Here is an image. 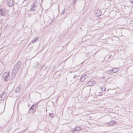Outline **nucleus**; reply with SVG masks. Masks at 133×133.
Wrapping results in <instances>:
<instances>
[{
  "label": "nucleus",
  "instance_id": "6ab92c4d",
  "mask_svg": "<svg viewBox=\"0 0 133 133\" xmlns=\"http://www.w3.org/2000/svg\"><path fill=\"white\" fill-rule=\"evenodd\" d=\"M36 41V39L35 38L32 41V43H33L34 42Z\"/></svg>",
  "mask_w": 133,
  "mask_h": 133
},
{
  "label": "nucleus",
  "instance_id": "a211bd4d",
  "mask_svg": "<svg viewBox=\"0 0 133 133\" xmlns=\"http://www.w3.org/2000/svg\"><path fill=\"white\" fill-rule=\"evenodd\" d=\"M53 115H54L53 114L51 113V114H49V117H52L53 116Z\"/></svg>",
  "mask_w": 133,
  "mask_h": 133
},
{
  "label": "nucleus",
  "instance_id": "f8f14e48",
  "mask_svg": "<svg viewBox=\"0 0 133 133\" xmlns=\"http://www.w3.org/2000/svg\"><path fill=\"white\" fill-rule=\"evenodd\" d=\"M85 76H83V77H82L80 79V80L81 81H83L84 80L85 78Z\"/></svg>",
  "mask_w": 133,
  "mask_h": 133
},
{
  "label": "nucleus",
  "instance_id": "9b49d317",
  "mask_svg": "<svg viewBox=\"0 0 133 133\" xmlns=\"http://www.w3.org/2000/svg\"><path fill=\"white\" fill-rule=\"evenodd\" d=\"M29 111L30 112L31 114H33L35 112V110H31L29 109Z\"/></svg>",
  "mask_w": 133,
  "mask_h": 133
},
{
  "label": "nucleus",
  "instance_id": "0eeeda50",
  "mask_svg": "<svg viewBox=\"0 0 133 133\" xmlns=\"http://www.w3.org/2000/svg\"><path fill=\"white\" fill-rule=\"evenodd\" d=\"M81 129V128L80 127L78 126H77L76 127L74 130H73V131H80Z\"/></svg>",
  "mask_w": 133,
  "mask_h": 133
},
{
  "label": "nucleus",
  "instance_id": "4468645a",
  "mask_svg": "<svg viewBox=\"0 0 133 133\" xmlns=\"http://www.w3.org/2000/svg\"><path fill=\"white\" fill-rule=\"evenodd\" d=\"M115 123V122L114 121H112L110 122H109L108 124H110L112 125Z\"/></svg>",
  "mask_w": 133,
  "mask_h": 133
},
{
  "label": "nucleus",
  "instance_id": "ddd939ff",
  "mask_svg": "<svg viewBox=\"0 0 133 133\" xmlns=\"http://www.w3.org/2000/svg\"><path fill=\"white\" fill-rule=\"evenodd\" d=\"M19 66H20L21 64V62L20 61H18L17 63Z\"/></svg>",
  "mask_w": 133,
  "mask_h": 133
},
{
  "label": "nucleus",
  "instance_id": "4be33fe9",
  "mask_svg": "<svg viewBox=\"0 0 133 133\" xmlns=\"http://www.w3.org/2000/svg\"><path fill=\"white\" fill-rule=\"evenodd\" d=\"M76 77H77L76 75H74V78H76Z\"/></svg>",
  "mask_w": 133,
  "mask_h": 133
},
{
  "label": "nucleus",
  "instance_id": "f03ea898",
  "mask_svg": "<svg viewBox=\"0 0 133 133\" xmlns=\"http://www.w3.org/2000/svg\"><path fill=\"white\" fill-rule=\"evenodd\" d=\"M6 4L10 7L12 6L13 4V0H6Z\"/></svg>",
  "mask_w": 133,
  "mask_h": 133
},
{
  "label": "nucleus",
  "instance_id": "1a4fd4ad",
  "mask_svg": "<svg viewBox=\"0 0 133 133\" xmlns=\"http://www.w3.org/2000/svg\"><path fill=\"white\" fill-rule=\"evenodd\" d=\"M19 68H18L17 66H15L14 67L13 72L14 71H15V72L16 73L19 70Z\"/></svg>",
  "mask_w": 133,
  "mask_h": 133
},
{
  "label": "nucleus",
  "instance_id": "423d86ee",
  "mask_svg": "<svg viewBox=\"0 0 133 133\" xmlns=\"http://www.w3.org/2000/svg\"><path fill=\"white\" fill-rule=\"evenodd\" d=\"M36 8V7L35 5V4L34 3L31 6V9L30 10L31 11H34L35 10Z\"/></svg>",
  "mask_w": 133,
  "mask_h": 133
},
{
  "label": "nucleus",
  "instance_id": "f257e3e1",
  "mask_svg": "<svg viewBox=\"0 0 133 133\" xmlns=\"http://www.w3.org/2000/svg\"><path fill=\"white\" fill-rule=\"evenodd\" d=\"M9 72H6L3 74V78L4 79V80L5 81H7L9 80Z\"/></svg>",
  "mask_w": 133,
  "mask_h": 133
},
{
  "label": "nucleus",
  "instance_id": "7ed1b4c3",
  "mask_svg": "<svg viewBox=\"0 0 133 133\" xmlns=\"http://www.w3.org/2000/svg\"><path fill=\"white\" fill-rule=\"evenodd\" d=\"M6 14L4 8H1L0 9V15L3 16Z\"/></svg>",
  "mask_w": 133,
  "mask_h": 133
},
{
  "label": "nucleus",
  "instance_id": "5701e85b",
  "mask_svg": "<svg viewBox=\"0 0 133 133\" xmlns=\"http://www.w3.org/2000/svg\"><path fill=\"white\" fill-rule=\"evenodd\" d=\"M38 39V38L37 37V38H36V40H37V39Z\"/></svg>",
  "mask_w": 133,
  "mask_h": 133
},
{
  "label": "nucleus",
  "instance_id": "9d476101",
  "mask_svg": "<svg viewBox=\"0 0 133 133\" xmlns=\"http://www.w3.org/2000/svg\"><path fill=\"white\" fill-rule=\"evenodd\" d=\"M21 90V89L19 87H17L15 89V92L19 93Z\"/></svg>",
  "mask_w": 133,
  "mask_h": 133
},
{
  "label": "nucleus",
  "instance_id": "dca6fc26",
  "mask_svg": "<svg viewBox=\"0 0 133 133\" xmlns=\"http://www.w3.org/2000/svg\"><path fill=\"white\" fill-rule=\"evenodd\" d=\"M38 102L35 103L34 104L33 106H34V107H36V106L38 104Z\"/></svg>",
  "mask_w": 133,
  "mask_h": 133
},
{
  "label": "nucleus",
  "instance_id": "aec40b11",
  "mask_svg": "<svg viewBox=\"0 0 133 133\" xmlns=\"http://www.w3.org/2000/svg\"><path fill=\"white\" fill-rule=\"evenodd\" d=\"M15 66H17V67L18 68H19V66H19V65H18L17 64H16V65H15Z\"/></svg>",
  "mask_w": 133,
  "mask_h": 133
},
{
  "label": "nucleus",
  "instance_id": "393cba45",
  "mask_svg": "<svg viewBox=\"0 0 133 133\" xmlns=\"http://www.w3.org/2000/svg\"><path fill=\"white\" fill-rule=\"evenodd\" d=\"M27 129H26L25 130H26V131Z\"/></svg>",
  "mask_w": 133,
  "mask_h": 133
},
{
  "label": "nucleus",
  "instance_id": "20e7f679",
  "mask_svg": "<svg viewBox=\"0 0 133 133\" xmlns=\"http://www.w3.org/2000/svg\"><path fill=\"white\" fill-rule=\"evenodd\" d=\"M118 71V68H114L112 69L109 70V71L110 73L112 74Z\"/></svg>",
  "mask_w": 133,
  "mask_h": 133
},
{
  "label": "nucleus",
  "instance_id": "6e6552de",
  "mask_svg": "<svg viewBox=\"0 0 133 133\" xmlns=\"http://www.w3.org/2000/svg\"><path fill=\"white\" fill-rule=\"evenodd\" d=\"M95 83V81H90L88 82V84L89 85L93 86Z\"/></svg>",
  "mask_w": 133,
  "mask_h": 133
},
{
  "label": "nucleus",
  "instance_id": "b1692460",
  "mask_svg": "<svg viewBox=\"0 0 133 133\" xmlns=\"http://www.w3.org/2000/svg\"><path fill=\"white\" fill-rule=\"evenodd\" d=\"M22 131V132H24V131Z\"/></svg>",
  "mask_w": 133,
  "mask_h": 133
},
{
  "label": "nucleus",
  "instance_id": "f3484780",
  "mask_svg": "<svg viewBox=\"0 0 133 133\" xmlns=\"http://www.w3.org/2000/svg\"><path fill=\"white\" fill-rule=\"evenodd\" d=\"M30 109H31V110H35L34 107V106L32 105V106L30 108Z\"/></svg>",
  "mask_w": 133,
  "mask_h": 133
},
{
  "label": "nucleus",
  "instance_id": "39448f33",
  "mask_svg": "<svg viewBox=\"0 0 133 133\" xmlns=\"http://www.w3.org/2000/svg\"><path fill=\"white\" fill-rule=\"evenodd\" d=\"M0 97L1 98V100H3V99L5 98L6 97V93L4 92L1 95Z\"/></svg>",
  "mask_w": 133,
  "mask_h": 133
},
{
  "label": "nucleus",
  "instance_id": "412c9836",
  "mask_svg": "<svg viewBox=\"0 0 133 133\" xmlns=\"http://www.w3.org/2000/svg\"><path fill=\"white\" fill-rule=\"evenodd\" d=\"M130 1L132 3H133V0H130Z\"/></svg>",
  "mask_w": 133,
  "mask_h": 133
},
{
  "label": "nucleus",
  "instance_id": "2eb2a0df",
  "mask_svg": "<svg viewBox=\"0 0 133 133\" xmlns=\"http://www.w3.org/2000/svg\"><path fill=\"white\" fill-rule=\"evenodd\" d=\"M65 12V9H64L61 12V14L62 15H63L64 14Z\"/></svg>",
  "mask_w": 133,
  "mask_h": 133
}]
</instances>
